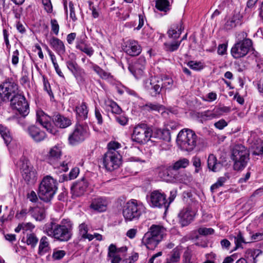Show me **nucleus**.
<instances>
[{
    "label": "nucleus",
    "instance_id": "1",
    "mask_svg": "<svg viewBox=\"0 0 263 263\" xmlns=\"http://www.w3.org/2000/svg\"><path fill=\"white\" fill-rule=\"evenodd\" d=\"M44 229L48 236L60 242H66L72 238L73 223L70 219L64 218L59 223L54 221L46 223Z\"/></svg>",
    "mask_w": 263,
    "mask_h": 263
},
{
    "label": "nucleus",
    "instance_id": "2",
    "mask_svg": "<svg viewBox=\"0 0 263 263\" xmlns=\"http://www.w3.org/2000/svg\"><path fill=\"white\" fill-rule=\"evenodd\" d=\"M198 136L195 133L188 128H184L178 133L176 142L182 151H192L197 146Z\"/></svg>",
    "mask_w": 263,
    "mask_h": 263
},
{
    "label": "nucleus",
    "instance_id": "3",
    "mask_svg": "<svg viewBox=\"0 0 263 263\" xmlns=\"http://www.w3.org/2000/svg\"><path fill=\"white\" fill-rule=\"evenodd\" d=\"M58 182L50 176L44 177L41 182L38 195L40 198L46 202L50 201L58 189Z\"/></svg>",
    "mask_w": 263,
    "mask_h": 263
},
{
    "label": "nucleus",
    "instance_id": "4",
    "mask_svg": "<svg viewBox=\"0 0 263 263\" xmlns=\"http://www.w3.org/2000/svg\"><path fill=\"white\" fill-rule=\"evenodd\" d=\"M145 209L142 203L132 199L123 206L122 214L126 221L136 220L145 212Z\"/></svg>",
    "mask_w": 263,
    "mask_h": 263
},
{
    "label": "nucleus",
    "instance_id": "5",
    "mask_svg": "<svg viewBox=\"0 0 263 263\" xmlns=\"http://www.w3.org/2000/svg\"><path fill=\"white\" fill-rule=\"evenodd\" d=\"M173 85V80L168 77H163L161 82L157 81L155 78L148 79L144 81L145 88L149 91L152 96L159 94L162 88L169 89Z\"/></svg>",
    "mask_w": 263,
    "mask_h": 263
},
{
    "label": "nucleus",
    "instance_id": "6",
    "mask_svg": "<svg viewBox=\"0 0 263 263\" xmlns=\"http://www.w3.org/2000/svg\"><path fill=\"white\" fill-rule=\"evenodd\" d=\"M249 153L242 145H235L232 150V159L234 161V169L239 171L244 168L249 160Z\"/></svg>",
    "mask_w": 263,
    "mask_h": 263
},
{
    "label": "nucleus",
    "instance_id": "7",
    "mask_svg": "<svg viewBox=\"0 0 263 263\" xmlns=\"http://www.w3.org/2000/svg\"><path fill=\"white\" fill-rule=\"evenodd\" d=\"M153 136L152 130L145 124L136 126L132 136V140L137 143L144 144Z\"/></svg>",
    "mask_w": 263,
    "mask_h": 263
},
{
    "label": "nucleus",
    "instance_id": "8",
    "mask_svg": "<svg viewBox=\"0 0 263 263\" xmlns=\"http://www.w3.org/2000/svg\"><path fill=\"white\" fill-rule=\"evenodd\" d=\"M121 156L116 151H108L104 155L103 166L108 171L118 168L121 164Z\"/></svg>",
    "mask_w": 263,
    "mask_h": 263
},
{
    "label": "nucleus",
    "instance_id": "9",
    "mask_svg": "<svg viewBox=\"0 0 263 263\" xmlns=\"http://www.w3.org/2000/svg\"><path fill=\"white\" fill-rule=\"evenodd\" d=\"M252 46V42L250 39L238 41L232 47L231 53L235 59L244 57L248 54Z\"/></svg>",
    "mask_w": 263,
    "mask_h": 263
},
{
    "label": "nucleus",
    "instance_id": "10",
    "mask_svg": "<svg viewBox=\"0 0 263 263\" xmlns=\"http://www.w3.org/2000/svg\"><path fill=\"white\" fill-rule=\"evenodd\" d=\"M11 106L13 109L17 111L23 117L29 113V106L25 97L20 94L14 95L11 99Z\"/></svg>",
    "mask_w": 263,
    "mask_h": 263
},
{
    "label": "nucleus",
    "instance_id": "11",
    "mask_svg": "<svg viewBox=\"0 0 263 263\" xmlns=\"http://www.w3.org/2000/svg\"><path fill=\"white\" fill-rule=\"evenodd\" d=\"M21 169L25 181L28 184H33L36 180V172L30 162L27 160H23Z\"/></svg>",
    "mask_w": 263,
    "mask_h": 263
},
{
    "label": "nucleus",
    "instance_id": "12",
    "mask_svg": "<svg viewBox=\"0 0 263 263\" xmlns=\"http://www.w3.org/2000/svg\"><path fill=\"white\" fill-rule=\"evenodd\" d=\"M147 200L152 208H165L167 204L165 194L159 190L152 192L149 195L147 196Z\"/></svg>",
    "mask_w": 263,
    "mask_h": 263
},
{
    "label": "nucleus",
    "instance_id": "13",
    "mask_svg": "<svg viewBox=\"0 0 263 263\" xmlns=\"http://www.w3.org/2000/svg\"><path fill=\"white\" fill-rule=\"evenodd\" d=\"M87 127L77 124L73 132L69 135L68 140L70 144L74 145L83 141L87 136Z\"/></svg>",
    "mask_w": 263,
    "mask_h": 263
},
{
    "label": "nucleus",
    "instance_id": "14",
    "mask_svg": "<svg viewBox=\"0 0 263 263\" xmlns=\"http://www.w3.org/2000/svg\"><path fill=\"white\" fill-rule=\"evenodd\" d=\"M179 174V172L174 169L172 165H170L166 168H162L161 171L159 173V176L166 182H175L181 181Z\"/></svg>",
    "mask_w": 263,
    "mask_h": 263
},
{
    "label": "nucleus",
    "instance_id": "15",
    "mask_svg": "<svg viewBox=\"0 0 263 263\" xmlns=\"http://www.w3.org/2000/svg\"><path fill=\"white\" fill-rule=\"evenodd\" d=\"M127 251L126 247L117 248L113 244L110 245L108 248V256L111 263H120L121 258L125 255Z\"/></svg>",
    "mask_w": 263,
    "mask_h": 263
},
{
    "label": "nucleus",
    "instance_id": "16",
    "mask_svg": "<svg viewBox=\"0 0 263 263\" xmlns=\"http://www.w3.org/2000/svg\"><path fill=\"white\" fill-rule=\"evenodd\" d=\"M37 121L45 128L49 133L55 135L57 129L51 123V118L42 110L36 112Z\"/></svg>",
    "mask_w": 263,
    "mask_h": 263
},
{
    "label": "nucleus",
    "instance_id": "17",
    "mask_svg": "<svg viewBox=\"0 0 263 263\" xmlns=\"http://www.w3.org/2000/svg\"><path fill=\"white\" fill-rule=\"evenodd\" d=\"M123 51L130 56L138 55L141 52V47L138 42L129 40L126 41L123 46Z\"/></svg>",
    "mask_w": 263,
    "mask_h": 263
},
{
    "label": "nucleus",
    "instance_id": "18",
    "mask_svg": "<svg viewBox=\"0 0 263 263\" xmlns=\"http://www.w3.org/2000/svg\"><path fill=\"white\" fill-rule=\"evenodd\" d=\"M195 212L190 208L183 209L178 214L179 221L182 227L189 224L193 220Z\"/></svg>",
    "mask_w": 263,
    "mask_h": 263
},
{
    "label": "nucleus",
    "instance_id": "19",
    "mask_svg": "<svg viewBox=\"0 0 263 263\" xmlns=\"http://www.w3.org/2000/svg\"><path fill=\"white\" fill-rule=\"evenodd\" d=\"M145 64V58L140 57L133 64L129 65L128 69L135 77L139 78L143 73Z\"/></svg>",
    "mask_w": 263,
    "mask_h": 263
},
{
    "label": "nucleus",
    "instance_id": "20",
    "mask_svg": "<svg viewBox=\"0 0 263 263\" xmlns=\"http://www.w3.org/2000/svg\"><path fill=\"white\" fill-rule=\"evenodd\" d=\"M62 155V147L57 144L50 148L47 154V158L49 163L54 164L61 158Z\"/></svg>",
    "mask_w": 263,
    "mask_h": 263
},
{
    "label": "nucleus",
    "instance_id": "21",
    "mask_svg": "<svg viewBox=\"0 0 263 263\" xmlns=\"http://www.w3.org/2000/svg\"><path fill=\"white\" fill-rule=\"evenodd\" d=\"M160 242V241L148 232L144 235L142 239V245L149 250L155 249Z\"/></svg>",
    "mask_w": 263,
    "mask_h": 263
},
{
    "label": "nucleus",
    "instance_id": "22",
    "mask_svg": "<svg viewBox=\"0 0 263 263\" xmlns=\"http://www.w3.org/2000/svg\"><path fill=\"white\" fill-rule=\"evenodd\" d=\"M88 186V183L87 180L83 178L74 183L71 186V190L74 195L80 196L84 193Z\"/></svg>",
    "mask_w": 263,
    "mask_h": 263
},
{
    "label": "nucleus",
    "instance_id": "23",
    "mask_svg": "<svg viewBox=\"0 0 263 263\" xmlns=\"http://www.w3.org/2000/svg\"><path fill=\"white\" fill-rule=\"evenodd\" d=\"M49 43L52 49L60 56L65 53L66 48L62 41L55 37H52L49 41Z\"/></svg>",
    "mask_w": 263,
    "mask_h": 263
},
{
    "label": "nucleus",
    "instance_id": "24",
    "mask_svg": "<svg viewBox=\"0 0 263 263\" xmlns=\"http://www.w3.org/2000/svg\"><path fill=\"white\" fill-rule=\"evenodd\" d=\"M147 232L161 241L165 235L166 229L162 225L153 224Z\"/></svg>",
    "mask_w": 263,
    "mask_h": 263
},
{
    "label": "nucleus",
    "instance_id": "25",
    "mask_svg": "<svg viewBox=\"0 0 263 263\" xmlns=\"http://www.w3.org/2000/svg\"><path fill=\"white\" fill-rule=\"evenodd\" d=\"M27 131L30 136L36 142L43 140L46 137L45 133L35 125L29 126Z\"/></svg>",
    "mask_w": 263,
    "mask_h": 263
},
{
    "label": "nucleus",
    "instance_id": "26",
    "mask_svg": "<svg viewBox=\"0 0 263 263\" xmlns=\"http://www.w3.org/2000/svg\"><path fill=\"white\" fill-rule=\"evenodd\" d=\"M107 203L105 199L102 198H97L92 199L90 208L91 209L99 212L106 211Z\"/></svg>",
    "mask_w": 263,
    "mask_h": 263
},
{
    "label": "nucleus",
    "instance_id": "27",
    "mask_svg": "<svg viewBox=\"0 0 263 263\" xmlns=\"http://www.w3.org/2000/svg\"><path fill=\"white\" fill-rule=\"evenodd\" d=\"M184 27H183L182 22H179L177 24H173L167 31L168 36L170 38L174 39H178Z\"/></svg>",
    "mask_w": 263,
    "mask_h": 263
},
{
    "label": "nucleus",
    "instance_id": "28",
    "mask_svg": "<svg viewBox=\"0 0 263 263\" xmlns=\"http://www.w3.org/2000/svg\"><path fill=\"white\" fill-rule=\"evenodd\" d=\"M242 16L239 12H235L233 16L230 17L224 25V29L230 30L240 24Z\"/></svg>",
    "mask_w": 263,
    "mask_h": 263
},
{
    "label": "nucleus",
    "instance_id": "29",
    "mask_svg": "<svg viewBox=\"0 0 263 263\" xmlns=\"http://www.w3.org/2000/svg\"><path fill=\"white\" fill-rule=\"evenodd\" d=\"M77 118L79 120H85L87 118L88 109L86 103L83 102L79 103L75 108Z\"/></svg>",
    "mask_w": 263,
    "mask_h": 263
},
{
    "label": "nucleus",
    "instance_id": "30",
    "mask_svg": "<svg viewBox=\"0 0 263 263\" xmlns=\"http://www.w3.org/2000/svg\"><path fill=\"white\" fill-rule=\"evenodd\" d=\"M208 166L210 170L216 172L221 169L222 164L217 162L216 157L213 154H210L208 159Z\"/></svg>",
    "mask_w": 263,
    "mask_h": 263
},
{
    "label": "nucleus",
    "instance_id": "31",
    "mask_svg": "<svg viewBox=\"0 0 263 263\" xmlns=\"http://www.w3.org/2000/svg\"><path fill=\"white\" fill-rule=\"evenodd\" d=\"M53 121L55 125L61 128H66L71 124V121L69 118L60 115H55Z\"/></svg>",
    "mask_w": 263,
    "mask_h": 263
},
{
    "label": "nucleus",
    "instance_id": "32",
    "mask_svg": "<svg viewBox=\"0 0 263 263\" xmlns=\"http://www.w3.org/2000/svg\"><path fill=\"white\" fill-rule=\"evenodd\" d=\"M79 232L81 238L91 241L93 239V235L88 233V225L85 222L81 223L78 227Z\"/></svg>",
    "mask_w": 263,
    "mask_h": 263
},
{
    "label": "nucleus",
    "instance_id": "33",
    "mask_svg": "<svg viewBox=\"0 0 263 263\" xmlns=\"http://www.w3.org/2000/svg\"><path fill=\"white\" fill-rule=\"evenodd\" d=\"M50 249L48 239L47 237L43 236L40 240L39 247V253L43 255L48 252Z\"/></svg>",
    "mask_w": 263,
    "mask_h": 263
},
{
    "label": "nucleus",
    "instance_id": "34",
    "mask_svg": "<svg viewBox=\"0 0 263 263\" xmlns=\"http://www.w3.org/2000/svg\"><path fill=\"white\" fill-rule=\"evenodd\" d=\"M142 108L144 110L148 111H158L164 110V106L158 103H152L151 102L147 103L145 105H143Z\"/></svg>",
    "mask_w": 263,
    "mask_h": 263
},
{
    "label": "nucleus",
    "instance_id": "35",
    "mask_svg": "<svg viewBox=\"0 0 263 263\" xmlns=\"http://www.w3.org/2000/svg\"><path fill=\"white\" fill-rule=\"evenodd\" d=\"M66 65L68 69L72 73L74 76L77 78L80 73L81 68L76 61L70 60L66 62Z\"/></svg>",
    "mask_w": 263,
    "mask_h": 263
},
{
    "label": "nucleus",
    "instance_id": "36",
    "mask_svg": "<svg viewBox=\"0 0 263 263\" xmlns=\"http://www.w3.org/2000/svg\"><path fill=\"white\" fill-rule=\"evenodd\" d=\"M32 216L36 220L41 221L45 217V212L44 209L35 207L31 211Z\"/></svg>",
    "mask_w": 263,
    "mask_h": 263
},
{
    "label": "nucleus",
    "instance_id": "37",
    "mask_svg": "<svg viewBox=\"0 0 263 263\" xmlns=\"http://www.w3.org/2000/svg\"><path fill=\"white\" fill-rule=\"evenodd\" d=\"M0 134L7 145L11 142L12 137L9 129L2 125H0Z\"/></svg>",
    "mask_w": 263,
    "mask_h": 263
},
{
    "label": "nucleus",
    "instance_id": "38",
    "mask_svg": "<svg viewBox=\"0 0 263 263\" xmlns=\"http://www.w3.org/2000/svg\"><path fill=\"white\" fill-rule=\"evenodd\" d=\"M190 164V161L186 158H181L176 161L172 166L178 172L181 168H186Z\"/></svg>",
    "mask_w": 263,
    "mask_h": 263
},
{
    "label": "nucleus",
    "instance_id": "39",
    "mask_svg": "<svg viewBox=\"0 0 263 263\" xmlns=\"http://www.w3.org/2000/svg\"><path fill=\"white\" fill-rule=\"evenodd\" d=\"M106 105L108 110H110L114 114H120L121 112V109L119 106L112 100H108L106 101Z\"/></svg>",
    "mask_w": 263,
    "mask_h": 263
},
{
    "label": "nucleus",
    "instance_id": "40",
    "mask_svg": "<svg viewBox=\"0 0 263 263\" xmlns=\"http://www.w3.org/2000/svg\"><path fill=\"white\" fill-rule=\"evenodd\" d=\"M106 105L108 110H110L114 114H120L121 112V109L119 106L112 100H108L106 101Z\"/></svg>",
    "mask_w": 263,
    "mask_h": 263
},
{
    "label": "nucleus",
    "instance_id": "41",
    "mask_svg": "<svg viewBox=\"0 0 263 263\" xmlns=\"http://www.w3.org/2000/svg\"><path fill=\"white\" fill-rule=\"evenodd\" d=\"M228 179L229 177L226 176L218 178L216 182H215L211 186V192H216L219 187L222 186L224 185V184L228 180Z\"/></svg>",
    "mask_w": 263,
    "mask_h": 263
},
{
    "label": "nucleus",
    "instance_id": "42",
    "mask_svg": "<svg viewBox=\"0 0 263 263\" xmlns=\"http://www.w3.org/2000/svg\"><path fill=\"white\" fill-rule=\"evenodd\" d=\"M181 253V250L179 248L176 247L172 251L170 258L167 259L173 262H177L180 260Z\"/></svg>",
    "mask_w": 263,
    "mask_h": 263
},
{
    "label": "nucleus",
    "instance_id": "43",
    "mask_svg": "<svg viewBox=\"0 0 263 263\" xmlns=\"http://www.w3.org/2000/svg\"><path fill=\"white\" fill-rule=\"evenodd\" d=\"M169 4L167 0H157L156 7L160 11L166 12L169 10Z\"/></svg>",
    "mask_w": 263,
    "mask_h": 263
},
{
    "label": "nucleus",
    "instance_id": "44",
    "mask_svg": "<svg viewBox=\"0 0 263 263\" xmlns=\"http://www.w3.org/2000/svg\"><path fill=\"white\" fill-rule=\"evenodd\" d=\"M181 43V41H174L172 43H165L164 45L165 46V49L166 51L173 52L177 50L179 48Z\"/></svg>",
    "mask_w": 263,
    "mask_h": 263
},
{
    "label": "nucleus",
    "instance_id": "45",
    "mask_svg": "<svg viewBox=\"0 0 263 263\" xmlns=\"http://www.w3.org/2000/svg\"><path fill=\"white\" fill-rule=\"evenodd\" d=\"M234 241L236 245V248H242V243H247V242L244 239L241 232L239 231L236 236L234 237Z\"/></svg>",
    "mask_w": 263,
    "mask_h": 263
},
{
    "label": "nucleus",
    "instance_id": "46",
    "mask_svg": "<svg viewBox=\"0 0 263 263\" xmlns=\"http://www.w3.org/2000/svg\"><path fill=\"white\" fill-rule=\"evenodd\" d=\"M10 95L8 89L6 88L5 82L0 86V98L3 100H5L8 99Z\"/></svg>",
    "mask_w": 263,
    "mask_h": 263
},
{
    "label": "nucleus",
    "instance_id": "47",
    "mask_svg": "<svg viewBox=\"0 0 263 263\" xmlns=\"http://www.w3.org/2000/svg\"><path fill=\"white\" fill-rule=\"evenodd\" d=\"M78 49L84 52L89 57L92 56L94 53L93 48L87 44L83 45V46L78 45Z\"/></svg>",
    "mask_w": 263,
    "mask_h": 263
},
{
    "label": "nucleus",
    "instance_id": "48",
    "mask_svg": "<svg viewBox=\"0 0 263 263\" xmlns=\"http://www.w3.org/2000/svg\"><path fill=\"white\" fill-rule=\"evenodd\" d=\"M187 65L191 68L195 70H200L204 67V65L201 62L191 61L189 62Z\"/></svg>",
    "mask_w": 263,
    "mask_h": 263
},
{
    "label": "nucleus",
    "instance_id": "49",
    "mask_svg": "<svg viewBox=\"0 0 263 263\" xmlns=\"http://www.w3.org/2000/svg\"><path fill=\"white\" fill-rule=\"evenodd\" d=\"M38 241V239L34 234H29L27 235L26 243L28 245L34 247Z\"/></svg>",
    "mask_w": 263,
    "mask_h": 263
},
{
    "label": "nucleus",
    "instance_id": "50",
    "mask_svg": "<svg viewBox=\"0 0 263 263\" xmlns=\"http://www.w3.org/2000/svg\"><path fill=\"white\" fill-rule=\"evenodd\" d=\"M6 88L8 89L10 95L15 93L18 89L17 85L14 82L8 81L5 82Z\"/></svg>",
    "mask_w": 263,
    "mask_h": 263
},
{
    "label": "nucleus",
    "instance_id": "51",
    "mask_svg": "<svg viewBox=\"0 0 263 263\" xmlns=\"http://www.w3.org/2000/svg\"><path fill=\"white\" fill-rule=\"evenodd\" d=\"M257 144L256 145H252V147L255 150L253 152V154L259 155L263 153V146H262V142L260 139L257 141Z\"/></svg>",
    "mask_w": 263,
    "mask_h": 263
},
{
    "label": "nucleus",
    "instance_id": "52",
    "mask_svg": "<svg viewBox=\"0 0 263 263\" xmlns=\"http://www.w3.org/2000/svg\"><path fill=\"white\" fill-rule=\"evenodd\" d=\"M203 116H204L208 120H211L218 117L216 109H214L212 111L207 110L204 111Z\"/></svg>",
    "mask_w": 263,
    "mask_h": 263
},
{
    "label": "nucleus",
    "instance_id": "53",
    "mask_svg": "<svg viewBox=\"0 0 263 263\" xmlns=\"http://www.w3.org/2000/svg\"><path fill=\"white\" fill-rule=\"evenodd\" d=\"M214 231V230L212 228H206L204 227L200 228L198 230L199 234L203 236L212 234Z\"/></svg>",
    "mask_w": 263,
    "mask_h": 263
},
{
    "label": "nucleus",
    "instance_id": "54",
    "mask_svg": "<svg viewBox=\"0 0 263 263\" xmlns=\"http://www.w3.org/2000/svg\"><path fill=\"white\" fill-rule=\"evenodd\" d=\"M51 30L56 35H58L59 32V25L57 22V21L55 19H52L51 20Z\"/></svg>",
    "mask_w": 263,
    "mask_h": 263
},
{
    "label": "nucleus",
    "instance_id": "55",
    "mask_svg": "<svg viewBox=\"0 0 263 263\" xmlns=\"http://www.w3.org/2000/svg\"><path fill=\"white\" fill-rule=\"evenodd\" d=\"M34 228V226L30 223H27L26 224L22 223L20 224L15 229V231L17 233L19 232L21 229L27 230V229H31Z\"/></svg>",
    "mask_w": 263,
    "mask_h": 263
},
{
    "label": "nucleus",
    "instance_id": "56",
    "mask_svg": "<svg viewBox=\"0 0 263 263\" xmlns=\"http://www.w3.org/2000/svg\"><path fill=\"white\" fill-rule=\"evenodd\" d=\"M80 173V170L79 167H75L73 168L70 172L68 176L69 180L74 179L77 177Z\"/></svg>",
    "mask_w": 263,
    "mask_h": 263
},
{
    "label": "nucleus",
    "instance_id": "57",
    "mask_svg": "<svg viewBox=\"0 0 263 263\" xmlns=\"http://www.w3.org/2000/svg\"><path fill=\"white\" fill-rule=\"evenodd\" d=\"M249 254H250L251 256L253 258V263H256L257 260L256 257L261 253L259 250H248L247 251Z\"/></svg>",
    "mask_w": 263,
    "mask_h": 263
},
{
    "label": "nucleus",
    "instance_id": "58",
    "mask_svg": "<svg viewBox=\"0 0 263 263\" xmlns=\"http://www.w3.org/2000/svg\"><path fill=\"white\" fill-rule=\"evenodd\" d=\"M86 36L85 34H82L81 36H80L77 39V42H76V47L77 49H78V45L80 46H83V45H86Z\"/></svg>",
    "mask_w": 263,
    "mask_h": 263
},
{
    "label": "nucleus",
    "instance_id": "59",
    "mask_svg": "<svg viewBox=\"0 0 263 263\" xmlns=\"http://www.w3.org/2000/svg\"><path fill=\"white\" fill-rule=\"evenodd\" d=\"M65 255V252L63 250H58L54 251L52 254V257L56 260L60 259Z\"/></svg>",
    "mask_w": 263,
    "mask_h": 263
},
{
    "label": "nucleus",
    "instance_id": "60",
    "mask_svg": "<svg viewBox=\"0 0 263 263\" xmlns=\"http://www.w3.org/2000/svg\"><path fill=\"white\" fill-rule=\"evenodd\" d=\"M42 3L44 6L45 10L48 13H50L52 11V6L50 0H42Z\"/></svg>",
    "mask_w": 263,
    "mask_h": 263
},
{
    "label": "nucleus",
    "instance_id": "61",
    "mask_svg": "<svg viewBox=\"0 0 263 263\" xmlns=\"http://www.w3.org/2000/svg\"><path fill=\"white\" fill-rule=\"evenodd\" d=\"M88 63L89 64V67L93 69L99 76V74L102 72V70L103 69L101 68H100L98 65L94 64L90 61H88Z\"/></svg>",
    "mask_w": 263,
    "mask_h": 263
},
{
    "label": "nucleus",
    "instance_id": "62",
    "mask_svg": "<svg viewBox=\"0 0 263 263\" xmlns=\"http://www.w3.org/2000/svg\"><path fill=\"white\" fill-rule=\"evenodd\" d=\"M227 47L228 46L226 44L219 45L217 49L218 54L221 55H224L227 52Z\"/></svg>",
    "mask_w": 263,
    "mask_h": 263
},
{
    "label": "nucleus",
    "instance_id": "63",
    "mask_svg": "<svg viewBox=\"0 0 263 263\" xmlns=\"http://www.w3.org/2000/svg\"><path fill=\"white\" fill-rule=\"evenodd\" d=\"M19 51L17 49L14 51L12 55V63L13 65H16L18 63Z\"/></svg>",
    "mask_w": 263,
    "mask_h": 263
},
{
    "label": "nucleus",
    "instance_id": "64",
    "mask_svg": "<svg viewBox=\"0 0 263 263\" xmlns=\"http://www.w3.org/2000/svg\"><path fill=\"white\" fill-rule=\"evenodd\" d=\"M227 125V122L223 119L220 120L214 124L215 126L219 129H222Z\"/></svg>",
    "mask_w": 263,
    "mask_h": 263
}]
</instances>
